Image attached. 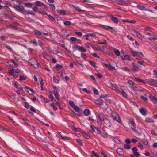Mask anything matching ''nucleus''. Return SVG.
Here are the masks:
<instances>
[{"instance_id": "1", "label": "nucleus", "mask_w": 157, "mask_h": 157, "mask_svg": "<svg viewBox=\"0 0 157 157\" xmlns=\"http://www.w3.org/2000/svg\"><path fill=\"white\" fill-rule=\"evenodd\" d=\"M116 1L118 4L123 6L128 4L129 3L127 1L116 0Z\"/></svg>"}, {"instance_id": "2", "label": "nucleus", "mask_w": 157, "mask_h": 157, "mask_svg": "<svg viewBox=\"0 0 157 157\" xmlns=\"http://www.w3.org/2000/svg\"><path fill=\"white\" fill-rule=\"evenodd\" d=\"M35 4L37 6H41V7L45 8H46V6L44 4L41 2L40 1H37L35 2Z\"/></svg>"}, {"instance_id": "3", "label": "nucleus", "mask_w": 157, "mask_h": 157, "mask_svg": "<svg viewBox=\"0 0 157 157\" xmlns=\"http://www.w3.org/2000/svg\"><path fill=\"white\" fill-rule=\"evenodd\" d=\"M14 72L17 73H18L20 72V71L18 69L15 70V69L13 68L8 70L9 74L11 75H13Z\"/></svg>"}, {"instance_id": "4", "label": "nucleus", "mask_w": 157, "mask_h": 157, "mask_svg": "<svg viewBox=\"0 0 157 157\" xmlns=\"http://www.w3.org/2000/svg\"><path fill=\"white\" fill-rule=\"evenodd\" d=\"M138 150L136 147H134L132 149V152L134 155L136 157H138L140 154L137 152Z\"/></svg>"}, {"instance_id": "5", "label": "nucleus", "mask_w": 157, "mask_h": 157, "mask_svg": "<svg viewBox=\"0 0 157 157\" xmlns=\"http://www.w3.org/2000/svg\"><path fill=\"white\" fill-rule=\"evenodd\" d=\"M114 120H116L118 122L121 123V120L119 115L117 114H116L115 115L113 116Z\"/></svg>"}, {"instance_id": "6", "label": "nucleus", "mask_w": 157, "mask_h": 157, "mask_svg": "<svg viewBox=\"0 0 157 157\" xmlns=\"http://www.w3.org/2000/svg\"><path fill=\"white\" fill-rule=\"evenodd\" d=\"M117 153L120 155L121 156L124 155V153L123 149L120 148H118L116 150Z\"/></svg>"}, {"instance_id": "7", "label": "nucleus", "mask_w": 157, "mask_h": 157, "mask_svg": "<svg viewBox=\"0 0 157 157\" xmlns=\"http://www.w3.org/2000/svg\"><path fill=\"white\" fill-rule=\"evenodd\" d=\"M104 65L106 67L110 70L113 71L115 70V67L110 64H104Z\"/></svg>"}, {"instance_id": "8", "label": "nucleus", "mask_w": 157, "mask_h": 157, "mask_svg": "<svg viewBox=\"0 0 157 157\" xmlns=\"http://www.w3.org/2000/svg\"><path fill=\"white\" fill-rule=\"evenodd\" d=\"M132 65L133 67V70L134 71H137L139 70V68L136 64L132 63Z\"/></svg>"}, {"instance_id": "9", "label": "nucleus", "mask_w": 157, "mask_h": 157, "mask_svg": "<svg viewBox=\"0 0 157 157\" xmlns=\"http://www.w3.org/2000/svg\"><path fill=\"white\" fill-rule=\"evenodd\" d=\"M13 8L16 10L20 11H22L23 10V8L21 6H18L17 5L14 6Z\"/></svg>"}, {"instance_id": "10", "label": "nucleus", "mask_w": 157, "mask_h": 157, "mask_svg": "<svg viewBox=\"0 0 157 157\" xmlns=\"http://www.w3.org/2000/svg\"><path fill=\"white\" fill-rule=\"evenodd\" d=\"M54 95H55V97L57 100L59 101V98L58 97L59 95V90H57L56 91L54 90L53 91Z\"/></svg>"}, {"instance_id": "11", "label": "nucleus", "mask_w": 157, "mask_h": 157, "mask_svg": "<svg viewBox=\"0 0 157 157\" xmlns=\"http://www.w3.org/2000/svg\"><path fill=\"white\" fill-rule=\"evenodd\" d=\"M102 27L104 29L109 30H111L112 31H114L115 30L112 27L109 26H108L106 25H103L102 26Z\"/></svg>"}, {"instance_id": "12", "label": "nucleus", "mask_w": 157, "mask_h": 157, "mask_svg": "<svg viewBox=\"0 0 157 157\" xmlns=\"http://www.w3.org/2000/svg\"><path fill=\"white\" fill-rule=\"evenodd\" d=\"M103 121L107 126L109 127H110L111 126V124L110 121L107 119L105 118Z\"/></svg>"}, {"instance_id": "13", "label": "nucleus", "mask_w": 157, "mask_h": 157, "mask_svg": "<svg viewBox=\"0 0 157 157\" xmlns=\"http://www.w3.org/2000/svg\"><path fill=\"white\" fill-rule=\"evenodd\" d=\"M25 88L29 90H28V92L30 94H33L34 93L33 90L31 88L26 86H25Z\"/></svg>"}, {"instance_id": "14", "label": "nucleus", "mask_w": 157, "mask_h": 157, "mask_svg": "<svg viewBox=\"0 0 157 157\" xmlns=\"http://www.w3.org/2000/svg\"><path fill=\"white\" fill-rule=\"evenodd\" d=\"M130 52L133 56H139L140 55H139V52L133 51L132 49H131Z\"/></svg>"}, {"instance_id": "15", "label": "nucleus", "mask_w": 157, "mask_h": 157, "mask_svg": "<svg viewBox=\"0 0 157 157\" xmlns=\"http://www.w3.org/2000/svg\"><path fill=\"white\" fill-rule=\"evenodd\" d=\"M148 96L146 94H144V95H141L140 96V98L141 99L144 101H147L148 100Z\"/></svg>"}, {"instance_id": "16", "label": "nucleus", "mask_w": 157, "mask_h": 157, "mask_svg": "<svg viewBox=\"0 0 157 157\" xmlns=\"http://www.w3.org/2000/svg\"><path fill=\"white\" fill-rule=\"evenodd\" d=\"M145 122H147L148 123H153L154 122V120L152 119L149 117H146L145 118Z\"/></svg>"}, {"instance_id": "17", "label": "nucleus", "mask_w": 157, "mask_h": 157, "mask_svg": "<svg viewBox=\"0 0 157 157\" xmlns=\"http://www.w3.org/2000/svg\"><path fill=\"white\" fill-rule=\"evenodd\" d=\"M95 102L97 105H101L103 103V100L101 99H98L96 100Z\"/></svg>"}, {"instance_id": "18", "label": "nucleus", "mask_w": 157, "mask_h": 157, "mask_svg": "<svg viewBox=\"0 0 157 157\" xmlns=\"http://www.w3.org/2000/svg\"><path fill=\"white\" fill-rule=\"evenodd\" d=\"M11 129H7L6 128H4V127H0V131H2V130H3V131H4V130H6V131L7 132H10L11 133H13V134H15V132H12V131H11Z\"/></svg>"}, {"instance_id": "19", "label": "nucleus", "mask_w": 157, "mask_h": 157, "mask_svg": "<svg viewBox=\"0 0 157 157\" xmlns=\"http://www.w3.org/2000/svg\"><path fill=\"white\" fill-rule=\"evenodd\" d=\"M139 110L140 113L143 115H145L146 114V110L144 108L140 109Z\"/></svg>"}, {"instance_id": "20", "label": "nucleus", "mask_w": 157, "mask_h": 157, "mask_svg": "<svg viewBox=\"0 0 157 157\" xmlns=\"http://www.w3.org/2000/svg\"><path fill=\"white\" fill-rule=\"evenodd\" d=\"M150 98L154 103H155L157 102V98L155 96H150Z\"/></svg>"}, {"instance_id": "21", "label": "nucleus", "mask_w": 157, "mask_h": 157, "mask_svg": "<svg viewBox=\"0 0 157 157\" xmlns=\"http://www.w3.org/2000/svg\"><path fill=\"white\" fill-rule=\"evenodd\" d=\"M98 115L101 121H103L105 119L104 118V115L102 113H99Z\"/></svg>"}, {"instance_id": "22", "label": "nucleus", "mask_w": 157, "mask_h": 157, "mask_svg": "<svg viewBox=\"0 0 157 157\" xmlns=\"http://www.w3.org/2000/svg\"><path fill=\"white\" fill-rule=\"evenodd\" d=\"M31 64L35 67H40V63L36 60H35V63H34L33 64L31 63Z\"/></svg>"}, {"instance_id": "23", "label": "nucleus", "mask_w": 157, "mask_h": 157, "mask_svg": "<svg viewBox=\"0 0 157 157\" xmlns=\"http://www.w3.org/2000/svg\"><path fill=\"white\" fill-rule=\"evenodd\" d=\"M72 6L76 10L79 12H84V10H81L78 7H75L74 5H72Z\"/></svg>"}, {"instance_id": "24", "label": "nucleus", "mask_w": 157, "mask_h": 157, "mask_svg": "<svg viewBox=\"0 0 157 157\" xmlns=\"http://www.w3.org/2000/svg\"><path fill=\"white\" fill-rule=\"evenodd\" d=\"M57 136L58 137H60L63 139H67V137L63 136L61 134L60 132H58V134L57 135Z\"/></svg>"}, {"instance_id": "25", "label": "nucleus", "mask_w": 157, "mask_h": 157, "mask_svg": "<svg viewBox=\"0 0 157 157\" xmlns=\"http://www.w3.org/2000/svg\"><path fill=\"white\" fill-rule=\"evenodd\" d=\"M92 48L94 50H96L98 51H100L101 50V48L100 46L96 47L94 46L92 47Z\"/></svg>"}, {"instance_id": "26", "label": "nucleus", "mask_w": 157, "mask_h": 157, "mask_svg": "<svg viewBox=\"0 0 157 157\" xmlns=\"http://www.w3.org/2000/svg\"><path fill=\"white\" fill-rule=\"evenodd\" d=\"M113 140L114 142L117 144H120V140L117 138V137H115L114 138Z\"/></svg>"}, {"instance_id": "27", "label": "nucleus", "mask_w": 157, "mask_h": 157, "mask_svg": "<svg viewBox=\"0 0 157 157\" xmlns=\"http://www.w3.org/2000/svg\"><path fill=\"white\" fill-rule=\"evenodd\" d=\"M58 13H59L60 14L65 15L66 14V12L65 11L61 10H58L57 11Z\"/></svg>"}, {"instance_id": "28", "label": "nucleus", "mask_w": 157, "mask_h": 157, "mask_svg": "<svg viewBox=\"0 0 157 157\" xmlns=\"http://www.w3.org/2000/svg\"><path fill=\"white\" fill-rule=\"evenodd\" d=\"M111 20L113 21L115 23L117 24L118 22V20L115 17L111 16Z\"/></svg>"}, {"instance_id": "29", "label": "nucleus", "mask_w": 157, "mask_h": 157, "mask_svg": "<svg viewBox=\"0 0 157 157\" xmlns=\"http://www.w3.org/2000/svg\"><path fill=\"white\" fill-rule=\"evenodd\" d=\"M90 113V110L88 109H85L84 111V114L86 116H88Z\"/></svg>"}, {"instance_id": "30", "label": "nucleus", "mask_w": 157, "mask_h": 157, "mask_svg": "<svg viewBox=\"0 0 157 157\" xmlns=\"http://www.w3.org/2000/svg\"><path fill=\"white\" fill-rule=\"evenodd\" d=\"M136 7L138 9L141 10H144L145 9V7L143 6L138 5Z\"/></svg>"}, {"instance_id": "31", "label": "nucleus", "mask_w": 157, "mask_h": 157, "mask_svg": "<svg viewBox=\"0 0 157 157\" xmlns=\"http://www.w3.org/2000/svg\"><path fill=\"white\" fill-rule=\"evenodd\" d=\"M132 130L136 132V133H137V134H138V135H141V133L139 131H137L136 129V127H135H135H134L132 128Z\"/></svg>"}, {"instance_id": "32", "label": "nucleus", "mask_w": 157, "mask_h": 157, "mask_svg": "<svg viewBox=\"0 0 157 157\" xmlns=\"http://www.w3.org/2000/svg\"><path fill=\"white\" fill-rule=\"evenodd\" d=\"M78 50L81 52H85L86 51V50L85 48L81 46H79Z\"/></svg>"}, {"instance_id": "33", "label": "nucleus", "mask_w": 157, "mask_h": 157, "mask_svg": "<svg viewBox=\"0 0 157 157\" xmlns=\"http://www.w3.org/2000/svg\"><path fill=\"white\" fill-rule=\"evenodd\" d=\"M122 94L123 96L125 98H127V95L126 93L123 90L121 91H119Z\"/></svg>"}, {"instance_id": "34", "label": "nucleus", "mask_w": 157, "mask_h": 157, "mask_svg": "<svg viewBox=\"0 0 157 157\" xmlns=\"http://www.w3.org/2000/svg\"><path fill=\"white\" fill-rule=\"evenodd\" d=\"M59 81V78H57L55 76H54L53 77V81L54 82L56 83H58Z\"/></svg>"}, {"instance_id": "35", "label": "nucleus", "mask_w": 157, "mask_h": 157, "mask_svg": "<svg viewBox=\"0 0 157 157\" xmlns=\"http://www.w3.org/2000/svg\"><path fill=\"white\" fill-rule=\"evenodd\" d=\"M34 33L35 35H40L42 34V33L37 30H35L34 31Z\"/></svg>"}, {"instance_id": "36", "label": "nucleus", "mask_w": 157, "mask_h": 157, "mask_svg": "<svg viewBox=\"0 0 157 157\" xmlns=\"http://www.w3.org/2000/svg\"><path fill=\"white\" fill-rule=\"evenodd\" d=\"M114 52L117 56H120V52L118 50L115 49V50L114 51Z\"/></svg>"}, {"instance_id": "37", "label": "nucleus", "mask_w": 157, "mask_h": 157, "mask_svg": "<svg viewBox=\"0 0 157 157\" xmlns=\"http://www.w3.org/2000/svg\"><path fill=\"white\" fill-rule=\"evenodd\" d=\"M129 121L131 123V124L134 127H135V124L134 122V121L131 118H130L129 119Z\"/></svg>"}, {"instance_id": "38", "label": "nucleus", "mask_w": 157, "mask_h": 157, "mask_svg": "<svg viewBox=\"0 0 157 157\" xmlns=\"http://www.w3.org/2000/svg\"><path fill=\"white\" fill-rule=\"evenodd\" d=\"M91 128V132L93 133L94 131L95 132V131L96 129V127L94 126V125H92L90 127Z\"/></svg>"}, {"instance_id": "39", "label": "nucleus", "mask_w": 157, "mask_h": 157, "mask_svg": "<svg viewBox=\"0 0 157 157\" xmlns=\"http://www.w3.org/2000/svg\"><path fill=\"white\" fill-rule=\"evenodd\" d=\"M81 57L84 59V60H86V58H87V56L86 55V54L84 53H82L81 54Z\"/></svg>"}, {"instance_id": "40", "label": "nucleus", "mask_w": 157, "mask_h": 157, "mask_svg": "<svg viewBox=\"0 0 157 157\" xmlns=\"http://www.w3.org/2000/svg\"><path fill=\"white\" fill-rule=\"evenodd\" d=\"M124 147L126 149H129L131 148L130 146L127 144H124Z\"/></svg>"}, {"instance_id": "41", "label": "nucleus", "mask_w": 157, "mask_h": 157, "mask_svg": "<svg viewBox=\"0 0 157 157\" xmlns=\"http://www.w3.org/2000/svg\"><path fill=\"white\" fill-rule=\"evenodd\" d=\"M51 106L53 108V109L54 110H56L57 109V107L54 103H51Z\"/></svg>"}, {"instance_id": "42", "label": "nucleus", "mask_w": 157, "mask_h": 157, "mask_svg": "<svg viewBox=\"0 0 157 157\" xmlns=\"http://www.w3.org/2000/svg\"><path fill=\"white\" fill-rule=\"evenodd\" d=\"M73 108L76 112H78L79 111V108L77 106L75 105Z\"/></svg>"}, {"instance_id": "43", "label": "nucleus", "mask_w": 157, "mask_h": 157, "mask_svg": "<svg viewBox=\"0 0 157 157\" xmlns=\"http://www.w3.org/2000/svg\"><path fill=\"white\" fill-rule=\"evenodd\" d=\"M102 136L105 138L107 137V134L105 132H103L100 134Z\"/></svg>"}, {"instance_id": "44", "label": "nucleus", "mask_w": 157, "mask_h": 157, "mask_svg": "<svg viewBox=\"0 0 157 157\" xmlns=\"http://www.w3.org/2000/svg\"><path fill=\"white\" fill-rule=\"evenodd\" d=\"M83 136L86 139H88L90 138L89 136L86 132H84L83 133Z\"/></svg>"}, {"instance_id": "45", "label": "nucleus", "mask_w": 157, "mask_h": 157, "mask_svg": "<svg viewBox=\"0 0 157 157\" xmlns=\"http://www.w3.org/2000/svg\"><path fill=\"white\" fill-rule=\"evenodd\" d=\"M85 46L88 48H90L91 47V45L88 42H87L84 44Z\"/></svg>"}, {"instance_id": "46", "label": "nucleus", "mask_w": 157, "mask_h": 157, "mask_svg": "<svg viewBox=\"0 0 157 157\" xmlns=\"http://www.w3.org/2000/svg\"><path fill=\"white\" fill-rule=\"evenodd\" d=\"M95 35L94 33H92L90 34H86L85 36L86 37H89V36H90L92 37H94L95 36Z\"/></svg>"}, {"instance_id": "47", "label": "nucleus", "mask_w": 157, "mask_h": 157, "mask_svg": "<svg viewBox=\"0 0 157 157\" xmlns=\"http://www.w3.org/2000/svg\"><path fill=\"white\" fill-rule=\"evenodd\" d=\"M89 63H90V64L92 66L94 67H96V66L95 65V63L94 62H93V61H91V60H90L89 61Z\"/></svg>"}, {"instance_id": "48", "label": "nucleus", "mask_w": 157, "mask_h": 157, "mask_svg": "<svg viewBox=\"0 0 157 157\" xmlns=\"http://www.w3.org/2000/svg\"><path fill=\"white\" fill-rule=\"evenodd\" d=\"M63 23L65 25L68 26L70 25L71 24V23L68 21H64Z\"/></svg>"}, {"instance_id": "49", "label": "nucleus", "mask_w": 157, "mask_h": 157, "mask_svg": "<svg viewBox=\"0 0 157 157\" xmlns=\"http://www.w3.org/2000/svg\"><path fill=\"white\" fill-rule=\"evenodd\" d=\"M69 105L72 108H73L75 105L74 102L71 101H69Z\"/></svg>"}, {"instance_id": "50", "label": "nucleus", "mask_w": 157, "mask_h": 157, "mask_svg": "<svg viewBox=\"0 0 157 157\" xmlns=\"http://www.w3.org/2000/svg\"><path fill=\"white\" fill-rule=\"evenodd\" d=\"M142 141L143 144L145 145H147L148 144V141L147 140L144 139L142 140Z\"/></svg>"}, {"instance_id": "51", "label": "nucleus", "mask_w": 157, "mask_h": 157, "mask_svg": "<svg viewBox=\"0 0 157 157\" xmlns=\"http://www.w3.org/2000/svg\"><path fill=\"white\" fill-rule=\"evenodd\" d=\"M76 141L80 146H81L82 145V142L80 140L77 139L76 140Z\"/></svg>"}, {"instance_id": "52", "label": "nucleus", "mask_w": 157, "mask_h": 157, "mask_svg": "<svg viewBox=\"0 0 157 157\" xmlns=\"http://www.w3.org/2000/svg\"><path fill=\"white\" fill-rule=\"evenodd\" d=\"M138 146L139 147L141 150H142L143 149V146L142 144L140 143H138Z\"/></svg>"}, {"instance_id": "53", "label": "nucleus", "mask_w": 157, "mask_h": 157, "mask_svg": "<svg viewBox=\"0 0 157 157\" xmlns=\"http://www.w3.org/2000/svg\"><path fill=\"white\" fill-rule=\"evenodd\" d=\"M93 91L94 93L96 94H98V91L95 88H93Z\"/></svg>"}, {"instance_id": "54", "label": "nucleus", "mask_w": 157, "mask_h": 157, "mask_svg": "<svg viewBox=\"0 0 157 157\" xmlns=\"http://www.w3.org/2000/svg\"><path fill=\"white\" fill-rule=\"evenodd\" d=\"M109 96L108 94H105L104 95H101L100 96V97L102 98H107Z\"/></svg>"}, {"instance_id": "55", "label": "nucleus", "mask_w": 157, "mask_h": 157, "mask_svg": "<svg viewBox=\"0 0 157 157\" xmlns=\"http://www.w3.org/2000/svg\"><path fill=\"white\" fill-rule=\"evenodd\" d=\"M128 83L130 85H131L132 86H133L134 85V84L133 82L131 80H128Z\"/></svg>"}, {"instance_id": "56", "label": "nucleus", "mask_w": 157, "mask_h": 157, "mask_svg": "<svg viewBox=\"0 0 157 157\" xmlns=\"http://www.w3.org/2000/svg\"><path fill=\"white\" fill-rule=\"evenodd\" d=\"M49 98L51 100V101H52L54 98L52 94H50L49 95Z\"/></svg>"}, {"instance_id": "57", "label": "nucleus", "mask_w": 157, "mask_h": 157, "mask_svg": "<svg viewBox=\"0 0 157 157\" xmlns=\"http://www.w3.org/2000/svg\"><path fill=\"white\" fill-rule=\"evenodd\" d=\"M48 17L49 18V19L51 20L52 21H55L54 18V17H52V16L50 15H48Z\"/></svg>"}, {"instance_id": "58", "label": "nucleus", "mask_w": 157, "mask_h": 157, "mask_svg": "<svg viewBox=\"0 0 157 157\" xmlns=\"http://www.w3.org/2000/svg\"><path fill=\"white\" fill-rule=\"evenodd\" d=\"M82 90L84 92L87 93H88V94L90 93V91L86 88H84L83 89H82Z\"/></svg>"}, {"instance_id": "59", "label": "nucleus", "mask_w": 157, "mask_h": 157, "mask_svg": "<svg viewBox=\"0 0 157 157\" xmlns=\"http://www.w3.org/2000/svg\"><path fill=\"white\" fill-rule=\"evenodd\" d=\"M79 46H78V45L75 44L74 46H72V48L74 49H77L78 48L79 49Z\"/></svg>"}, {"instance_id": "60", "label": "nucleus", "mask_w": 157, "mask_h": 157, "mask_svg": "<svg viewBox=\"0 0 157 157\" xmlns=\"http://www.w3.org/2000/svg\"><path fill=\"white\" fill-rule=\"evenodd\" d=\"M24 105L25 107V108H28V109L29 108V104L28 103H26V102H24Z\"/></svg>"}, {"instance_id": "61", "label": "nucleus", "mask_w": 157, "mask_h": 157, "mask_svg": "<svg viewBox=\"0 0 157 157\" xmlns=\"http://www.w3.org/2000/svg\"><path fill=\"white\" fill-rule=\"evenodd\" d=\"M107 42L105 40L103 41V42H98V43L99 44H105L106 43H107Z\"/></svg>"}, {"instance_id": "62", "label": "nucleus", "mask_w": 157, "mask_h": 157, "mask_svg": "<svg viewBox=\"0 0 157 157\" xmlns=\"http://www.w3.org/2000/svg\"><path fill=\"white\" fill-rule=\"evenodd\" d=\"M122 69L123 70H124L125 71H129V72L130 71V69L128 68L125 67H122Z\"/></svg>"}, {"instance_id": "63", "label": "nucleus", "mask_w": 157, "mask_h": 157, "mask_svg": "<svg viewBox=\"0 0 157 157\" xmlns=\"http://www.w3.org/2000/svg\"><path fill=\"white\" fill-rule=\"evenodd\" d=\"M95 74L97 76L100 78H101L102 77V75L99 73H96Z\"/></svg>"}, {"instance_id": "64", "label": "nucleus", "mask_w": 157, "mask_h": 157, "mask_svg": "<svg viewBox=\"0 0 157 157\" xmlns=\"http://www.w3.org/2000/svg\"><path fill=\"white\" fill-rule=\"evenodd\" d=\"M153 81L154 82L152 83V85L155 86H157V81L155 80V81Z\"/></svg>"}]
</instances>
